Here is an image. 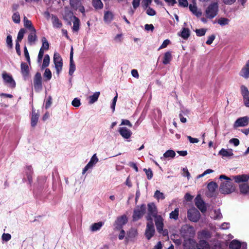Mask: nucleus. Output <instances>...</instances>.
<instances>
[{
	"label": "nucleus",
	"mask_w": 249,
	"mask_h": 249,
	"mask_svg": "<svg viewBox=\"0 0 249 249\" xmlns=\"http://www.w3.org/2000/svg\"><path fill=\"white\" fill-rule=\"evenodd\" d=\"M207 30L204 28H201L199 29H196L195 32L196 35L198 36H202L205 35Z\"/></svg>",
	"instance_id": "50"
},
{
	"label": "nucleus",
	"mask_w": 249,
	"mask_h": 249,
	"mask_svg": "<svg viewBox=\"0 0 249 249\" xmlns=\"http://www.w3.org/2000/svg\"><path fill=\"white\" fill-rule=\"evenodd\" d=\"M229 142L232 143L234 146H237L239 144L240 142L238 139L232 138L229 141Z\"/></svg>",
	"instance_id": "62"
},
{
	"label": "nucleus",
	"mask_w": 249,
	"mask_h": 249,
	"mask_svg": "<svg viewBox=\"0 0 249 249\" xmlns=\"http://www.w3.org/2000/svg\"><path fill=\"white\" fill-rule=\"evenodd\" d=\"M6 44L9 47L10 49L13 48V43H12V36L10 35L7 36L6 37Z\"/></svg>",
	"instance_id": "55"
},
{
	"label": "nucleus",
	"mask_w": 249,
	"mask_h": 249,
	"mask_svg": "<svg viewBox=\"0 0 249 249\" xmlns=\"http://www.w3.org/2000/svg\"><path fill=\"white\" fill-rule=\"evenodd\" d=\"M92 6L96 10L102 9L103 8V3L101 0H92Z\"/></svg>",
	"instance_id": "36"
},
{
	"label": "nucleus",
	"mask_w": 249,
	"mask_h": 249,
	"mask_svg": "<svg viewBox=\"0 0 249 249\" xmlns=\"http://www.w3.org/2000/svg\"><path fill=\"white\" fill-rule=\"evenodd\" d=\"M219 154L224 157H230L233 155L231 149H225L224 148H222L220 150Z\"/></svg>",
	"instance_id": "29"
},
{
	"label": "nucleus",
	"mask_w": 249,
	"mask_h": 249,
	"mask_svg": "<svg viewBox=\"0 0 249 249\" xmlns=\"http://www.w3.org/2000/svg\"><path fill=\"white\" fill-rule=\"evenodd\" d=\"M114 15L111 11H105L104 13V20L106 23H110L113 20Z\"/></svg>",
	"instance_id": "25"
},
{
	"label": "nucleus",
	"mask_w": 249,
	"mask_h": 249,
	"mask_svg": "<svg viewBox=\"0 0 249 249\" xmlns=\"http://www.w3.org/2000/svg\"><path fill=\"white\" fill-rule=\"evenodd\" d=\"M218 5L217 2H213L210 4L206 10V16L207 18L212 19L217 14Z\"/></svg>",
	"instance_id": "2"
},
{
	"label": "nucleus",
	"mask_w": 249,
	"mask_h": 249,
	"mask_svg": "<svg viewBox=\"0 0 249 249\" xmlns=\"http://www.w3.org/2000/svg\"><path fill=\"white\" fill-rule=\"evenodd\" d=\"M127 221L128 219L125 215H123L117 217L114 224V229L115 230H120L127 223Z\"/></svg>",
	"instance_id": "7"
},
{
	"label": "nucleus",
	"mask_w": 249,
	"mask_h": 249,
	"mask_svg": "<svg viewBox=\"0 0 249 249\" xmlns=\"http://www.w3.org/2000/svg\"><path fill=\"white\" fill-rule=\"evenodd\" d=\"M157 209L154 203H149L148 204V213L146 216V219L148 221H153V217L158 216Z\"/></svg>",
	"instance_id": "3"
},
{
	"label": "nucleus",
	"mask_w": 249,
	"mask_h": 249,
	"mask_svg": "<svg viewBox=\"0 0 249 249\" xmlns=\"http://www.w3.org/2000/svg\"><path fill=\"white\" fill-rule=\"evenodd\" d=\"M175 156L176 153L174 150H168L163 154V157H161L160 159L163 160L165 159L174 158Z\"/></svg>",
	"instance_id": "32"
},
{
	"label": "nucleus",
	"mask_w": 249,
	"mask_h": 249,
	"mask_svg": "<svg viewBox=\"0 0 249 249\" xmlns=\"http://www.w3.org/2000/svg\"><path fill=\"white\" fill-rule=\"evenodd\" d=\"M11 238V235L9 233H4L2 235V239L6 242L8 241Z\"/></svg>",
	"instance_id": "59"
},
{
	"label": "nucleus",
	"mask_w": 249,
	"mask_h": 249,
	"mask_svg": "<svg viewBox=\"0 0 249 249\" xmlns=\"http://www.w3.org/2000/svg\"><path fill=\"white\" fill-rule=\"evenodd\" d=\"M178 35L180 36L184 39H186L190 36V31L189 29L183 28L182 31L178 33Z\"/></svg>",
	"instance_id": "31"
},
{
	"label": "nucleus",
	"mask_w": 249,
	"mask_h": 249,
	"mask_svg": "<svg viewBox=\"0 0 249 249\" xmlns=\"http://www.w3.org/2000/svg\"><path fill=\"white\" fill-rule=\"evenodd\" d=\"M100 92L99 91H97L94 92L93 95L90 96L89 97V103L92 104L95 103L96 101H97L100 96Z\"/></svg>",
	"instance_id": "39"
},
{
	"label": "nucleus",
	"mask_w": 249,
	"mask_h": 249,
	"mask_svg": "<svg viewBox=\"0 0 249 249\" xmlns=\"http://www.w3.org/2000/svg\"><path fill=\"white\" fill-rule=\"evenodd\" d=\"M2 76L4 83L8 85L9 87L12 89L15 88L16 82L11 75H10L6 72H3Z\"/></svg>",
	"instance_id": "11"
},
{
	"label": "nucleus",
	"mask_w": 249,
	"mask_h": 249,
	"mask_svg": "<svg viewBox=\"0 0 249 249\" xmlns=\"http://www.w3.org/2000/svg\"><path fill=\"white\" fill-rule=\"evenodd\" d=\"M195 204L197 208L202 212L205 213L207 211V207L204 201L201 198L197 196L195 198Z\"/></svg>",
	"instance_id": "13"
},
{
	"label": "nucleus",
	"mask_w": 249,
	"mask_h": 249,
	"mask_svg": "<svg viewBox=\"0 0 249 249\" xmlns=\"http://www.w3.org/2000/svg\"><path fill=\"white\" fill-rule=\"evenodd\" d=\"M249 123V117L244 116L239 118L236 120L234 124V127H244L248 125Z\"/></svg>",
	"instance_id": "12"
},
{
	"label": "nucleus",
	"mask_w": 249,
	"mask_h": 249,
	"mask_svg": "<svg viewBox=\"0 0 249 249\" xmlns=\"http://www.w3.org/2000/svg\"><path fill=\"white\" fill-rule=\"evenodd\" d=\"M239 75L240 76L246 79L249 78V59L247 61L246 64L242 68L239 72Z\"/></svg>",
	"instance_id": "18"
},
{
	"label": "nucleus",
	"mask_w": 249,
	"mask_h": 249,
	"mask_svg": "<svg viewBox=\"0 0 249 249\" xmlns=\"http://www.w3.org/2000/svg\"><path fill=\"white\" fill-rule=\"evenodd\" d=\"M233 179L238 183L247 182L249 179V175L246 174L237 175L233 176Z\"/></svg>",
	"instance_id": "21"
},
{
	"label": "nucleus",
	"mask_w": 249,
	"mask_h": 249,
	"mask_svg": "<svg viewBox=\"0 0 249 249\" xmlns=\"http://www.w3.org/2000/svg\"><path fill=\"white\" fill-rule=\"evenodd\" d=\"M25 33V30L23 28L20 29L18 33L17 38L16 41H18V42H20L23 39Z\"/></svg>",
	"instance_id": "44"
},
{
	"label": "nucleus",
	"mask_w": 249,
	"mask_h": 249,
	"mask_svg": "<svg viewBox=\"0 0 249 249\" xmlns=\"http://www.w3.org/2000/svg\"><path fill=\"white\" fill-rule=\"evenodd\" d=\"M37 40V36L36 35V30L31 31L30 34L28 36V42L30 45L35 44Z\"/></svg>",
	"instance_id": "24"
},
{
	"label": "nucleus",
	"mask_w": 249,
	"mask_h": 249,
	"mask_svg": "<svg viewBox=\"0 0 249 249\" xmlns=\"http://www.w3.org/2000/svg\"><path fill=\"white\" fill-rule=\"evenodd\" d=\"M189 8L190 11L196 17H199L201 16L202 13L198 11L197 7L196 4H190Z\"/></svg>",
	"instance_id": "30"
},
{
	"label": "nucleus",
	"mask_w": 249,
	"mask_h": 249,
	"mask_svg": "<svg viewBox=\"0 0 249 249\" xmlns=\"http://www.w3.org/2000/svg\"><path fill=\"white\" fill-rule=\"evenodd\" d=\"M74 21L73 22L72 30L73 31L77 32L79 29V19L76 17L73 16Z\"/></svg>",
	"instance_id": "40"
},
{
	"label": "nucleus",
	"mask_w": 249,
	"mask_h": 249,
	"mask_svg": "<svg viewBox=\"0 0 249 249\" xmlns=\"http://www.w3.org/2000/svg\"><path fill=\"white\" fill-rule=\"evenodd\" d=\"M239 189L241 193L247 194L249 193V185L247 183L241 184L239 185Z\"/></svg>",
	"instance_id": "37"
},
{
	"label": "nucleus",
	"mask_w": 249,
	"mask_h": 249,
	"mask_svg": "<svg viewBox=\"0 0 249 249\" xmlns=\"http://www.w3.org/2000/svg\"><path fill=\"white\" fill-rule=\"evenodd\" d=\"M146 14L150 16H155L156 14V11L151 7H149V6L148 7L146 8Z\"/></svg>",
	"instance_id": "53"
},
{
	"label": "nucleus",
	"mask_w": 249,
	"mask_h": 249,
	"mask_svg": "<svg viewBox=\"0 0 249 249\" xmlns=\"http://www.w3.org/2000/svg\"><path fill=\"white\" fill-rule=\"evenodd\" d=\"M230 249H240L241 247V243L236 240H232L230 244Z\"/></svg>",
	"instance_id": "35"
},
{
	"label": "nucleus",
	"mask_w": 249,
	"mask_h": 249,
	"mask_svg": "<svg viewBox=\"0 0 249 249\" xmlns=\"http://www.w3.org/2000/svg\"><path fill=\"white\" fill-rule=\"evenodd\" d=\"M214 215L213 217L214 219H220L222 217V213H221L219 210H214Z\"/></svg>",
	"instance_id": "54"
},
{
	"label": "nucleus",
	"mask_w": 249,
	"mask_h": 249,
	"mask_svg": "<svg viewBox=\"0 0 249 249\" xmlns=\"http://www.w3.org/2000/svg\"><path fill=\"white\" fill-rule=\"evenodd\" d=\"M104 224V223L102 221L99 222L98 223H93L90 226V231L93 232L99 231L103 226Z\"/></svg>",
	"instance_id": "34"
},
{
	"label": "nucleus",
	"mask_w": 249,
	"mask_h": 249,
	"mask_svg": "<svg viewBox=\"0 0 249 249\" xmlns=\"http://www.w3.org/2000/svg\"><path fill=\"white\" fill-rule=\"evenodd\" d=\"M12 19L16 23H19L20 21V18L19 14L18 12H15L12 16Z\"/></svg>",
	"instance_id": "49"
},
{
	"label": "nucleus",
	"mask_w": 249,
	"mask_h": 249,
	"mask_svg": "<svg viewBox=\"0 0 249 249\" xmlns=\"http://www.w3.org/2000/svg\"><path fill=\"white\" fill-rule=\"evenodd\" d=\"M71 105L74 107H79L81 105L80 100L78 98H75L72 100Z\"/></svg>",
	"instance_id": "56"
},
{
	"label": "nucleus",
	"mask_w": 249,
	"mask_h": 249,
	"mask_svg": "<svg viewBox=\"0 0 249 249\" xmlns=\"http://www.w3.org/2000/svg\"><path fill=\"white\" fill-rule=\"evenodd\" d=\"M179 215V209L178 208H176L174 211L171 212L169 214V217L171 219L174 220H177L178 218Z\"/></svg>",
	"instance_id": "41"
},
{
	"label": "nucleus",
	"mask_w": 249,
	"mask_h": 249,
	"mask_svg": "<svg viewBox=\"0 0 249 249\" xmlns=\"http://www.w3.org/2000/svg\"><path fill=\"white\" fill-rule=\"evenodd\" d=\"M187 217L191 221L196 222L200 219V213L196 209H189L187 211Z\"/></svg>",
	"instance_id": "6"
},
{
	"label": "nucleus",
	"mask_w": 249,
	"mask_h": 249,
	"mask_svg": "<svg viewBox=\"0 0 249 249\" xmlns=\"http://www.w3.org/2000/svg\"><path fill=\"white\" fill-rule=\"evenodd\" d=\"M43 75L45 78H47V80H49L52 78V72L49 69H46Z\"/></svg>",
	"instance_id": "52"
},
{
	"label": "nucleus",
	"mask_w": 249,
	"mask_h": 249,
	"mask_svg": "<svg viewBox=\"0 0 249 249\" xmlns=\"http://www.w3.org/2000/svg\"><path fill=\"white\" fill-rule=\"evenodd\" d=\"M117 97H118V94H117V93H116V95L113 98L112 101V104L111 105V108L112 109L113 112H114V111H115V105H116V103L117 102Z\"/></svg>",
	"instance_id": "57"
},
{
	"label": "nucleus",
	"mask_w": 249,
	"mask_h": 249,
	"mask_svg": "<svg viewBox=\"0 0 249 249\" xmlns=\"http://www.w3.org/2000/svg\"><path fill=\"white\" fill-rule=\"evenodd\" d=\"M24 55L26 59V60L29 64H30L31 61H30V55H29V53H28L27 48L26 46H24Z\"/></svg>",
	"instance_id": "58"
},
{
	"label": "nucleus",
	"mask_w": 249,
	"mask_h": 249,
	"mask_svg": "<svg viewBox=\"0 0 249 249\" xmlns=\"http://www.w3.org/2000/svg\"><path fill=\"white\" fill-rule=\"evenodd\" d=\"M39 114L36 112V110L33 109L31 117V125L35 127L38 122Z\"/></svg>",
	"instance_id": "26"
},
{
	"label": "nucleus",
	"mask_w": 249,
	"mask_h": 249,
	"mask_svg": "<svg viewBox=\"0 0 249 249\" xmlns=\"http://www.w3.org/2000/svg\"><path fill=\"white\" fill-rule=\"evenodd\" d=\"M98 159L96 156V154H94L90 159L89 163L86 165L82 171V174H84L89 168H91L97 162Z\"/></svg>",
	"instance_id": "14"
},
{
	"label": "nucleus",
	"mask_w": 249,
	"mask_h": 249,
	"mask_svg": "<svg viewBox=\"0 0 249 249\" xmlns=\"http://www.w3.org/2000/svg\"><path fill=\"white\" fill-rule=\"evenodd\" d=\"M73 48H71L70 58V69L69 73L70 75H72L75 70V66L73 60Z\"/></svg>",
	"instance_id": "22"
},
{
	"label": "nucleus",
	"mask_w": 249,
	"mask_h": 249,
	"mask_svg": "<svg viewBox=\"0 0 249 249\" xmlns=\"http://www.w3.org/2000/svg\"><path fill=\"white\" fill-rule=\"evenodd\" d=\"M170 43V41L169 39H166L163 41L161 46L159 48V50L164 48H166L168 45Z\"/></svg>",
	"instance_id": "61"
},
{
	"label": "nucleus",
	"mask_w": 249,
	"mask_h": 249,
	"mask_svg": "<svg viewBox=\"0 0 249 249\" xmlns=\"http://www.w3.org/2000/svg\"><path fill=\"white\" fill-rule=\"evenodd\" d=\"M215 36L214 35H212L208 37V39L206 41V44L208 45H211L213 41L214 40Z\"/></svg>",
	"instance_id": "63"
},
{
	"label": "nucleus",
	"mask_w": 249,
	"mask_h": 249,
	"mask_svg": "<svg viewBox=\"0 0 249 249\" xmlns=\"http://www.w3.org/2000/svg\"><path fill=\"white\" fill-rule=\"evenodd\" d=\"M70 4L73 8L78 9L81 2L80 0H70Z\"/></svg>",
	"instance_id": "47"
},
{
	"label": "nucleus",
	"mask_w": 249,
	"mask_h": 249,
	"mask_svg": "<svg viewBox=\"0 0 249 249\" xmlns=\"http://www.w3.org/2000/svg\"><path fill=\"white\" fill-rule=\"evenodd\" d=\"M219 179H224L226 180L224 182L221 183L219 190L223 194H229L235 190V187L231 181V178L225 175H222L219 177Z\"/></svg>",
	"instance_id": "1"
},
{
	"label": "nucleus",
	"mask_w": 249,
	"mask_h": 249,
	"mask_svg": "<svg viewBox=\"0 0 249 249\" xmlns=\"http://www.w3.org/2000/svg\"><path fill=\"white\" fill-rule=\"evenodd\" d=\"M73 17L72 12L68 8H65V13L64 15V18L67 20L69 18H71Z\"/></svg>",
	"instance_id": "46"
},
{
	"label": "nucleus",
	"mask_w": 249,
	"mask_h": 249,
	"mask_svg": "<svg viewBox=\"0 0 249 249\" xmlns=\"http://www.w3.org/2000/svg\"><path fill=\"white\" fill-rule=\"evenodd\" d=\"M154 197L156 198L158 200L160 199H164L165 198V196L163 193L160 192L159 190H157L154 194Z\"/></svg>",
	"instance_id": "45"
},
{
	"label": "nucleus",
	"mask_w": 249,
	"mask_h": 249,
	"mask_svg": "<svg viewBox=\"0 0 249 249\" xmlns=\"http://www.w3.org/2000/svg\"><path fill=\"white\" fill-rule=\"evenodd\" d=\"M172 59V55L171 52H166L163 56L162 63L164 65L168 64Z\"/></svg>",
	"instance_id": "28"
},
{
	"label": "nucleus",
	"mask_w": 249,
	"mask_h": 249,
	"mask_svg": "<svg viewBox=\"0 0 249 249\" xmlns=\"http://www.w3.org/2000/svg\"><path fill=\"white\" fill-rule=\"evenodd\" d=\"M138 234L137 231L134 229H131L127 232L125 239L127 241H129L134 238H135Z\"/></svg>",
	"instance_id": "27"
},
{
	"label": "nucleus",
	"mask_w": 249,
	"mask_h": 249,
	"mask_svg": "<svg viewBox=\"0 0 249 249\" xmlns=\"http://www.w3.org/2000/svg\"><path fill=\"white\" fill-rule=\"evenodd\" d=\"M240 92L243 97V100L244 105L249 107V90L248 88L245 85H241L240 87Z\"/></svg>",
	"instance_id": "8"
},
{
	"label": "nucleus",
	"mask_w": 249,
	"mask_h": 249,
	"mask_svg": "<svg viewBox=\"0 0 249 249\" xmlns=\"http://www.w3.org/2000/svg\"><path fill=\"white\" fill-rule=\"evenodd\" d=\"M229 19L225 18H221L218 20V23L221 26H224L228 25L229 23Z\"/></svg>",
	"instance_id": "48"
},
{
	"label": "nucleus",
	"mask_w": 249,
	"mask_h": 249,
	"mask_svg": "<svg viewBox=\"0 0 249 249\" xmlns=\"http://www.w3.org/2000/svg\"><path fill=\"white\" fill-rule=\"evenodd\" d=\"M218 187L217 183L213 181H211L208 183L207 188L209 190L208 196L209 197H213L214 196V192L216 188Z\"/></svg>",
	"instance_id": "19"
},
{
	"label": "nucleus",
	"mask_w": 249,
	"mask_h": 249,
	"mask_svg": "<svg viewBox=\"0 0 249 249\" xmlns=\"http://www.w3.org/2000/svg\"><path fill=\"white\" fill-rule=\"evenodd\" d=\"M52 97L51 96H49L48 97L47 100L46 102V104H45V108L46 109L48 108L51 106V105L52 104Z\"/></svg>",
	"instance_id": "64"
},
{
	"label": "nucleus",
	"mask_w": 249,
	"mask_h": 249,
	"mask_svg": "<svg viewBox=\"0 0 249 249\" xmlns=\"http://www.w3.org/2000/svg\"><path fill=\"white\" fill-rule=\"evenodd\" d=\"M118 132L124 139L130 138L132 134L131 131L125 126L120 127Z\"/></svg>",
	"instance_id": "17"
},
{
	"label": "nucleus",
	"mask_w": 249,
	"mask_h": 249,
	"mask_svg": "<svg viewBox=\"0 0 249 249\" xmlns=\"http://www.w3.org/2000/svg\"><path fill=\"white\" fill-rule=\"evenodd\" d=\"M42 41V46L40 49H42V51L47 50L49 49V44L45 37H42L41 39Z\"/></svg>",
	"instance_id": "42"
},
{
	"label": "nucleus",
	"mask_w": 249,
	"mask_h": 249,
	"mask_svg": "<svg viewBox=\"0 0 249 249\" xmlns=\"http://www.w3.org/2000/svg\"><path fill=\"white\" fill-rule=\"evenodd\" d=\"M145 209L146 207L144 204L137 207L134 211L133 220L136 221L140 219L144 214Z\"/></svg>",
	"instance_id": "5"
},
{
	"label": "nucleus",
	"mask_w": 249,
	"mask_h": 249,
	"mask_svg": "<svg viewBox=\"0 0 249 249\" xmlns=\"http://www.w3.org/2000/svg\"><path fill=\"white\" fill-rule=\"evenodd\" d=\"M179 6L181 7H187L188 2L187 0H178Z\"/></svg>",
	"instance_id": "60"
},
{
	"label": "nucleus",
	"mask_w": 249,
	"mask_h": 249,
	"mask_svg": "<svg viewBox=\"0 0 249 249\" xmlns=\"http://www.w3.org/2000/svg\"><path fill=\"white\" fill-rule=\"evenodd\" d=\"M155 218V223L157 230L159 233H161L163 228V219L160 215L156 216Z\"/></svg>",
	"instance_id": "15"
},
{
	"label": "nucleus",
	"mask_w": 249,
	"mask_h": 249,
	"mask_svg": "<svg viewBox=\"0 0 249 249\" xmlns=\"http://www.w3.org/2000/svg\"><path fill=\"white\" fill-rule=\"evenodd\" d=\"M181 233L183 234L184 235L188 236L191 234H194L195 230L193 226L186 224L183 225L181 229Z\"/></svg>",
	"instance_id": "16"
},
{
	"label": "nucleus",
	"mask_w": 249,
	"mask_h": 249,
	"mask_svg": "<svg viewBox=\"0 0 249 249\" xmlns=\"http://www.w3.org/2000/svg\"><path fill=\"white\" fill-rule=\"evenodd\" d=\"M24 26L28 28L30 31H34L36 30L35 27L33 26L31 20L28 19V18L24 17L23 18Z\"/></svg>",
	"instance_id": "33"
},
{
	"label": "nucleus",
	"mask_w": 249,
	"mask_h": 249,
	"mask_svg": "<svg viewBox=\"0 0 249 249\" xmlns=\"http://www.w3.org/2000/svg\"><path fill=\"white\" fill-rule=\"evenodd\" d=\"M52 22L53 28L59 29L62 26V23L58 18V17L54 15H51Z\"/></svg>",
	"instance_id": "23"
},
{
	"label": "nucleus",
	"mask_w": 249,
	"mask_h": 249,
	"mask_svg": "<svg viewBox=\"0 0 249 249\" xmlns=\"http://www.w3.org/2000/svg\"><path fill=\"white\" fill-rule=\"evenodd\" d=\"M34 87L36 92H39L42 89V79L41 74L37 72L34 77Z\"/></svg>",
	"instance_id": "4"
},
{
	"label": "nucleus",
	"mask_w": 249,
	"mask_h": 249,
	"mask_svg": "<svg viewBox=\"0 0 249 249\" xmlns=\"http://www.w3.org/2000/svg\"><path fill=\"white\" fill-rule=\"evenodd\" d=\"M155 232L153 221H148L146 225L145 235L148 240H150Z\"/></svg>",
	"instance_id": "10"
},
{
	"label": "nucleus",
	"mask_w": 249,
	"mask_h": 249,
	"mask_svg": "<svg viewBox=\"0 0 249 249\" xmlns=\"http://www.w3.org/2000/svg\"><path fill=\"white\" fill-rule=\"evenodd\" d=\"M198 249H210L209 243L205 240H200L197 246Z\"/></svg>",
	"instance_id": "38"
},
{
	"label": "nucleus",
	"mask_w": 249,
	"mask_h": 249,
	"mask_svg": "<svg viewBox=\"0 0 249 249\" xmlns=\"http://www.w3.org/2000/svg\"><path fill=\"white\" fill-rule=\"evenodd\" d=\"M21 73L25 80H26L29 75V69L28 65L24 62L21 63Z\"/></svg>",
	"instance_id": "20"
},
{
	"label": "nucleus",
	"mask_w": 249,
	"mask_h": 249,
	"mask_svg": "<svg viewBox=\"0 0 249 249\" xmlns=\"http://www.w3.org/2000/svg\"><path fill=\"white\" fill-rule=\"evenodd\" d=\"M143 171L145 172L147 178L148 180H150L153 177V172L150 168L148 169L146 168L143 169Z\"/></svg>",
	"instance_id": "51"
},
{
	"label": "nucleus",
	"mask_w": 249,
	"mask_h": 249,
	"mask_svg": "<svg viewBox=\"0 0 249 249\" xmlns=\"http://www.w3.org/2000/svg\"><path fill=\"white\" fill-rule=\"evenodd\" d=\"M53 62L57 73L59 74L62 69L63 62L62 59L58 53H54Z\"/></svg>",
	"instance_id": "9"
},
{
	"label": "nucleus",
	"mask_w": 249,
	"mask_h": 249,
	"mask_svg": "<svg viewBox=\"0 0 249 249\" xmlns=\"http://www.w3.org/2000/svg\"><path fill=\"white\" fill-rule=\"evenodd\" d=\"M50 63V56L48 54H45L42 65V69L48 67Z\"/></svg>",
	"instance_id": "43"
}]
</instances>
